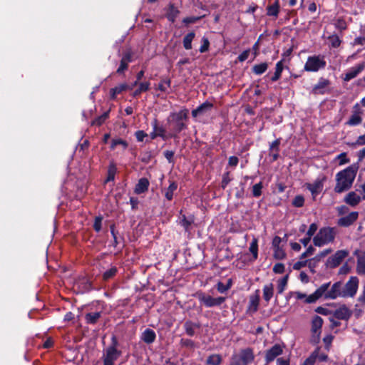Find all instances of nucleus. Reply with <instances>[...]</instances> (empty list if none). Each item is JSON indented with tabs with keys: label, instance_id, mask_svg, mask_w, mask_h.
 Returning a JSON list of instances; mask_svg holds the SVG:
<instances>
[{
	"label": "nucleus",
	"instance_id": "a211bd4d",
	"mask_svg": "<svg viewBox=\"0 0 365 365\" xmlns=\"http://www.w3.org/2000/svg\"><path fill=\"white\" fill-rule=\"evenodd\" d=\"M343 285L340 282H335L330 290L325 294L326 299H336L338 297H342Z\"/></svg>",
	"mask_w": 365,
	"mask_h": 365
},
{
	"label": "nucleus",
	"instance_id": "5701e85b",
	"mask_svg": "<svg viewBox=\"0 0 365 365\" xmlns=\"http://www.w3.org/2000/svg\"><path fill=\"white\" fill-rule=\"evenodd\" d=\"M128 84L127 83H121L114 88L110 89V98L112 100H115L116 98L117 95L128 90Z\"/></svg>",
	"mask_w": 365,
	"mask_h": 365
},
{
	"label": "nucleus",
	"instance_id": "f8f14e48",
	"mask_svg": "<svg viewBox=\"0 0 365 365\" xmlns=\"http://www.w3.org/2000/svg\"><path fill=\"white\" fill-rule=\"evenodd\" d=\"M330 283H324L321 285L317 290L312 294H310L308 298H307L306 303L307 304H312L315 303L323 295L325 296V294L327 292V289L329 287Z\"/></svg>",
	"mask_w": 365,
	"mask_h": 365
},
{
	"label": "nucleus",
	"instance_id": "412c9836",
	"mask_svg": "<svg viewBox=\"0 0 365 365\" xmlns=\"http://www.w3.org/2000/svg\"><path fill=\"white\" fill-rule=\"evenodd\" d=\"M149 185V180L145 178H142L135 185L134 192L137 195L143 194L148 191Z\"/></svg>",
	"mask_w": 365,
	"mask_h": 365
},
{
	"label": "nucleus",
	"instance_id": "a19ab883",
	"mask_svg": "<svg viewBox=\"0 0 365 365\" xmlns=\"http://www.w3.org/2000/svg\"><path fill=\"white\" fill-rule=\"evenodd\" d=\"M250 252H251L254 259H257L258 257V239L256 237H253L250 245Z\"/></svg>",
	"mask_w": 365,
	"mask_h": 365
},
{
	"label": "nucleus",
	"instance_id": "ea45409f",
	"mask_svg": "<svg viewBox=\"0 0 365 365\" xmlns=\"http://www.w3.org/2000/svg\"><path fill=\"white\" fill-rule=\"evenodd\" d=\"M268 68V64L266 62H263L259 64L253 66L252 71L256 75H261L264 73Z\"/></svg>",
	"mask_w": 365,
	"mask_h": 365
},
{
	"label": "nucleus",
	"instance_id": "1a4fd4ad",
	"mask_svg": "<svg viewBox=\"0 0 365 365\" xmlns=\"http://www.w3.org/2000/svg\"><path fill=\"white\" fill-rule=\"evenodd\" d=\"M348 255L349 252L347 250L336 251L334 255L327 259L325 264L326 267L331 269L337 267Z\"/></svg>",
	"mask_w": 365,
	"mask_h": 365
},
{
	"label": "nucleus",
	"instance_id": "680f3d73",
	"mask_svg": "<svg viewBox=\"0 0 365 365\" xmlns=\"http://www.w3.org/2000/svg\"><path fill=\"white\" fill-rule=\"evenodd\" d=\"M336 159L339 160V165H342L350 162V159L347 158L346 153H340L336 156Z\"/></svg>",
	"mask_w": 365,
	"mask_h": 365
},
{
	"label": "nucleus",
	"instance_id": "bf43d9fd",
	"mask_svg": "<svg viewBox=\"0 0 365 365\" xmlns=\"http://www.w3.org/2000/svg\"><path fill=\"white\" fill-rule=\"evenodd\" d=\"M102 220V215H98L95 217L93 229L96 232H99L101 230Z\"/></svg>",
	"mask_w": 365,
	"mask_h": 365
},
{
	"label": "nucleus",
	"instance_id": "37998d69",
	"mask_svg": "<svg viewBox=\"0 0 365 365\" xmlns=\"http://www.w3.org/2000/svg\"><path fill=\"white\" fill-rule=\"evenodd\" d=\"M361 115L352 113L349 120L346 123L349 126H356L362 122Z\"/></svg>",
	"mask_w": 365,
	"mask_h": 365
},
{
	"label": "nucleus",
	"instance_id": "5fc2aeb1",
	"mask_svg": "<svg viewBox=\"0 0 365 365\" xmlns=\"http://www.w3.org/2000/svg\"><path fill=\"white\" fill-rule=\"evenodd\" d=\"M292 204L295 207H302L304 204V197L301 195H297L293 199Z\"/></svg>",
	"mask_w": 365,
	"mask_h": 365
},
{
	"label": "nucleus",
	"instance_id": "864d4df0",
	"mask_svg": "<svg viewBox=\"0 0 365 365\" xmlns=\"http://www.w3.org/2000/svg\"><path fill=\"white\" fill-rule=\"evenodd\" d=\"M273 257L277 259H282L285 257L286 253L282 247L273 248Z\"/></svg>",
	"mask_w": 365,
	"mask_h": 365
},
{
	"label": "nucleus",
	"instance_id": "de8ad7c7",
	"mask_svg": "<svg viewBox=\"0 0 365 365\" xmlns=\"http://www.w3.org/2000/svg\"><path fill=\"white\" fill-rule=\"evenodd\" d=\"M235 197L238 200L243 199L245 195V182H240V187H236Z\"/></svg>",
	"mask_w": 365,
	"mask_h": 365
},
{
	"label": "nucleus",
	"instance_id": "e433bc0d",
	"mask_svg": "<svg viewBox=\"0 0 365 365\" xmlns=\"http://www.w3.org/2000/svg\"><path fill=\"white\" fill-rule=\"evenodd\" d=\"M232 285V279H229L227 281V283L226 284H224L223 282L219 281L217 284H216V288H217V290L220 292V293H225L226 292L228 289H230L231 288Z\"/></svg>",
	"mask_w": 365,
	"mask_h": 365
},
{
	"label": "nucleus",
	"instance_id": "79ce46f5",
	"mask_svg": "<svg viewBox=\"0 0 365 365\" xmlns=\"http://www.w3.org/2000/svg\"><path fill=\"white\" fill-rule=\"evenodd\" d=\"M221 363V356L216 354L210 355L206 360V364L207 365H220Z\"/></svg>",
	"mask_w": 365,
	"mask_h": 365
},
{
	"label": "nucleus",
	"instance_id": "8fccbe9b",
	"mask_svg": "<svg viewBox=\"0 0 365 365\" xmlns=\"http://www.w3.org/2000/svg\"><path fill=\"white\" fill-rule=\"evenodd\" d=\"M289 276V275H284V277L279 280L277 285L278 294H282L284 291L285 287L287 284Z\"/></svg>",
	"mask_w": 365,
	"mask_h": 365
},
{
	"label": "nucleus",
	"instance_id": "6ab92c4d",
	"mask_svg": "<svg viewBox=\"0 0 365 365\" xmlns=\"http://www.w3.org/2000/svg\"><path fill=\"white\" fill-rule=\"evenodd\" d=\"M180 224L183 227L185 231L186 232H190L192 228V225L195 222V217L193 215H190L189 216H186L185 214H182V210L180 211Z\"/></svg>",
	"mask_w": 365,
	"mask_h": 365
},
{
	"label": "nucleus",
	"instance_id": "b1692460",
	"mask_svg": "<svg viewBox=\"0 0 365 365\" xmlns=\"http://www.w3.org/2000/svg\"><path fill=\"white\" fill-rule=\"evenodd\" d=\"M183 327L187 336H193L195 334V329H199L200 325L187 320L184 323Z\"/></svg>",
	"mask_w": 365,
	"mask_h": 365
},
{
	"label": "nucleus",
	"instance_id": "39448f33",
	"mask_svg": "<svg viewBox=\"0 0 365 365\" xmlns=\"http://www.w3.org/2000/svg\"><path fill=\"white\" fill-rule=\"evenodd\" d=\"M327 66L324 56L314 55L308 56L304 66V71L307 72H317L324 69Z\"/></svg>",
	"mask_w": 365,
	"mask_h": 365
},
{
	"label": "nucleus",
	"instance_id": "c9c22d12",
	"mask_svg": "<svg viewBox=\"0 0 365 365\" xmlns=\"http://www.w3.org/2000/svg\"><path fill=\"white\" fill-rule=\"evenodd\" d=\"M116 172V165L114 162H110L108 168L106 182L114 180Z\"/></svg>",
	"mask_w": 365,
	"mask_h": 365
},
{
	"label": "nucleus",
	"instance_id": "aec40b11",
	"mask_svg": "<svg viewBox=\"0 0 365 365\" xmlns=\"http://www.w3.org/2000/svg\"><path fill=\"white\" fill-rule=\"evenodd\" d=\"M344 202L351 207H356L361 202V197L355 192H349L344 197Z\"/></svg>",
	"mask_w": 365,
	"mask_h": 365
},
{
	"label": "nucleus",
	"instance_id": "49530a36",
	"mask_svg": "<svg viewBox=\"0 0 365 365\" xmlns=\"http://www.w3.org/2000/svg\"><path fill=\"white\" fill-rule=\"evenodd\" d=\"M356 269L358 274H365V254L358 257Z\"/></svg>",
	"mask_w": 365,
	"mask_h": 365
},
{
	"label": "nucleus",
	"instance_id": "423d86ee",
	"mask_svg": "<svg viewBox=\"0 0 365 365\" xmlns=\"http://www.w3.org/2000/svg\"><path fill=\"white\" fill-rule=\"evenodd\" d=\"M118 341L115 336L111 339V344L106 349L103 357V365H114V361L121 355V351L117 349Z\"/></svg>",
	"mask_w": 365,
	"mask_h": 365
},
{
	"label": "nucleus",
	"instance_id": "3c124183",
	"mask_svg": "<svg viewBox=\"0 0 365 365\" xmlns=\"http://www.w3.org/2000/svg\"><path fill=\"white\" fill-rule=\"evenodd\" d=\"M331 251L332 250L330 248L322 251L319 254L317 255L312 259L309 260V266L311 267L312 261L319 262L321 260L322 258L326 257L327 255L331 253Z\"/></svg>",
	"mask_w": 365,
	"mask_h": 365
},
{
	"label": "nucleus",
	"instance_id": "052dcab7",
	"mask_svg": "<svg viewBox=\"0 0 365 365\" xmlns=\"http://www.w3.org/2000/svg\"><path fill=\"white\" fill-rule=\"evenodd\" d=\"M347 144L351 148H355L356 145H365V134L359 136L355 142L348 143Z\"/></svg>",
	"mask_w": 365,
	"mask_h": 365
},
{
	"label": "nucleus",
	"instance_id": "f03ea898",
	"mask_svg": "<svg viewBox=\"0 0 365 365\" xmlns=\"http://www.w3.org/2000/svg\"><path fill=\"white\" fill-rule=\"evenodd\" d=\"M189 110L183 108L179 112H172L168 118V122L174 123L173 133L170 134V138H178V135L182 130L187 128L186 121L188 120Z\"/></svg>",
	"mask_w": 365,
	"mask_h": 365
},
{
	"label": "nucleus",
	"instance_id": "2f4dec72",
	"mask_svg": "<svg viewBox=\"0 0 365 365\" xmlns=\"http://www.w3.org/2000/svg\"><path fill=\"white\" fill-rule=\"evenodd\" d=\"M138 88L132 93L133 98L138 97L143 92L149 91L150 83L149 81L141 82Z\"/></svg>",
	"mask_w": 365,
	"mask_h": 365
},
{
	"label": "nucleus",
	"instance_id": "dca6fc26",
	"mask_svg": "<svg viewBox=\"0 0 365 365\" xmlns=\"http://www.w3.org/2000/svg\"><path fill=\"white\" fill-rule=\"evenodd\" d=\"M359 217V212H351L347 215L340 217L337 221V225L340 227H348L353 225Z\"/></svg>",
	"mask_w": 365,
	"mask_h": 365
},
{
	"label": "nucleus",
	"instance_id": "393cba45",
	"mask_svg": "<svg viewBox=\"0 0 365 365\" xmlns=\"http://www.w3.org/2000/svg\"><path fill=\"white\" fill-rule=\"evenodd\" d=\"M180 14L179 9L175 6L173 4H170L168 11L166 13V18L171 23H174Z\"/></svg>",
	"mask_w": 365,
	"mask_h": 365
},
{
	"label": "nucleus",
	"instance_id": "0eeeda50",
	"mask_svg": "<svg viewBox=\"0 0 365 365\" xmlns=\"http://www.w3.org/2000/svg\"><path fill=\"white\" fill-rule=\"evenodd\" d=\"M196 296L201 304L206 307H213L220 306L226 300L225 297H212L202 292H197Z\"/></svg>",
	"mask_w": 365,
	"mask_h": 365
},
{
	"label": "nucleus",
	"instance_id": "c756f323",
	"mask_svg": "<svg viewBox=\"0 0 365 365\" xmlns=\"http://www.w3.org/2000/svg\"><path fill=\"white\" fill-rule=\"evenodd\" d=\"M283 61L284 60L282 59L276 63L275 71L274 73V75L270 78L271 81L275 82L281 78L282 73L284 69Z\"/></svg>",
	"mask_w": 365,
	"mask_h": 365
},
{
	"label": "nucleus",
	"instance_id": "a878e982",
	"mask_svg": "<svg viewBox=\"0 0 365 365\" xmlns=\"http://www.w3.org/2000/svg\"><path fill=\"white\" fill-rule=\"evenodd\" d=\"M307 188L311 192L314 197L317 195L323 188V183L320 180H316L314 183H307Z\"/></svg>",
	"mask_w": 365,
	"mask_h": 365
},
{
	"label": "nucleus",
	"instance_id": "20e7f679",
	"mask_svg": "<svg viewBox=\"0 0 365 365\" xmlns=\"http://www.w3.org/2000/svg\"><path fill=\"white\" fill-rule=\"evenodd\" d=\"M255 359V354L252 348L241 349L238 354H233L230 358V365H248Z\"/></svg>",
	"mask_w": 365,
	"mask_h": 365
},
{
	"label": "nucleus",
	"instance_id": "c03bdc74",
	"mask_svg": "<svg viewBox=\"0 0 365 365\" xmlns=\"http://www.w3.org/2000/svg\"><path fill=\"white\" fill-rule=\"evenodd\" d=\"M117 145H121L123 147V150H125L128 147V143L126 140H123L121 138H115L113 139L111 141L110 147V148L111 150H114Z\"/></svg>",
	"mask_w": 365,
	"mask_h": 365
},
{
	"label": "nucleus",
	"instance_id": "4c0bfd02",
	"mask_svg": "<svg viewBox=\"0 0 365 365\" xmlns=\"http://www.w3.org/2000/svg\"><path fill=\"white\" fill-rule=\"evenodd\" d=\"M109 112L110 110L106 111L100 116L96 118L93 120H92L91 125L101 126V125H103L105 123V121L108 118Z\"/></svg>",
	"mask_w": 365,
	"mask_h": 365
},
{
	"label": "nucleus",
	"instance_id": "338daca9",
	"mask_svg": "<svg viewBox=\"0 0 365 365\" xmlns=\"http://www.w3.org/2000/svg\"><path fill=\"white\" fill-rule=\"evenodd\" d=\"M147 135L148 134L145 131L141 130H137L135 133V136L138 142H143L144 140V138L147 137Z\"/></svg>",
	"mask_w": 365,
	"mask_h": 365
},
{
	"label": "nucleus",
	"instance_id": "72a5a7b5",
	"mask_svg": "<svg viewBox=\"0 0 365 365\" xmlns=\"http://www.w3.org/2000/svg\"><path fill=\"white\" fill-rule=\"evenodd\" d=\"M177 182L175 181H170V185L165 191V197L168 200L170 201L173 200L174 192L177 190Z\"/></svg>",
	"mask_w": 365,
	"mask_h": 365
},
{
	"label": "nucleus",
	"instance_id": "473e14b6",
	"mask_svg": "<svg viewBox=\"0 0 365 365\" xmlns=\"http://www.w3.org/2000/svg\"><path fill=\"white\" fill-rule=\"evenodd\" d=\"M259 304V296L258 294L252 295L250 298L248 309L252 313L256 312L258 310Z\"/></svg>",
	"mask_w": 365,
	"mask_h": 365
},
{
	"label": "nucleus",
	"instance_id": "7c9ffc66",
	"mask_svg": "<svg viewBox=\"0 0 365 365\" xmlns=\"http://www.w3.org/2000/svg\"><path fill=\"white\" fill-rule=\"evenodd\" d=\"M279 0H276L272 5H269L267 7V15L269 16L277 17L279 12Z\"/></svg>",
	"mask_w": 365,
	"mask_h": 365
},
{
	"label": "nucleus",
	"instance_id": "e2e57ef3",
	"mask_svg": "<svg viewBox=\"0 0 365 365\" xmlns=\"http://www.w3.org/2000/svg\"><path fill=\"white\" fill-rule=\"evenodd\" d=\"M210 46V41L208 38L203 37L202 38V44L199 48V51L200 53H205L208 51Z\"/></svg>",
	"mask_w": 365,
	"mask_h": 365
},
{
	"label": "nucleus",
	"instance_id": "774afa93",
	"mask_svg": "<svg viewBox=\"0 0 365 365\" xmlns=\"http://www.w3.org/2000/svg\"><path fill=\"white\" fill-rule=\"evenodd\" d=\"M273 272L276 274H283L284 272V265L282 263H277L273 267Z\"/></svg>",
	"mask_w": 365,
	"mask_h": 365
},
{
	"label": "nucleus",
	"instance_id": "603ef678",
	"mask_svg": "<svg viewBox=\"0 0 365 365\" xmlns=\"http://www.w3.org/2000/svg\"><path fill=\"white\" fill-rule=\"evenodd\" d=\"M263 188V184L262 182H259L255 185H253L252 187V195L255 197H259V196L262 195V190Z\"/></svg>",
	"mask_w": 365,
	"mask_h": 365
},
{
	"label": "nucleus",
	"instance_id": "4be33fe9",
	"mask_svg": "<svg viewBox=\"0 0 365 365\" xmlns=\"http://www.w3.org/2000/svg\"><path fill=\"white\" fill-rule=\"evenodd\" d=\"M140 339L145 344H150L155 341L156 339V334L153 329L147 328L142 333Z\"/></svg>",
	"mask_w": 365,
	"mask_h": 365
},
{
	"label": "nucleus",
	"instance_id": "58836bf2",
	"mask_svg": "<svg viewBox=\"0 0 365 365\" xmlns=\"http://www.w3.org/2000/svg\"><path fill=\"white\" fill-rule=\"evenodd\" d=\"M320 347L318 346L315 350L310 354V356L305 359L302 365H314L318 356V352L320 350Z\"/></svg>",
	"mask_w": 365,
	"mask_h": 365
},
{
	"label": "nucleus",
	"instance_id": "9b49d317",
	"mask_svg": "<svg viewBox=\"0 0 365 365\" xmlns=\"http://www.w3.org/2000/svg\"><path fill=\"white\" fill-rule=\"evenodd\" d=\"M133 61V53L130 51H126L122 55L120 61V66L116 70V73L123 74L128 68V64Z\"/></svg>",
	"mask_w": 365,
	"mask_h": 365
},
{
	"label": "nucleus",
	"instance_id": "f704fd0d",
	"mask_svg": "<svg viewBox=\"0 0 365 365\" xmlns=\"http://www.w3.org/2000/svg\"><path fill=\"white\" fill-rule=\"evenodd\" d=\"M195 36L194 31H190L183 38V46L186 50L192 48V41Z\"/></svg>",
	"mask_w": 365,
	"mask_h": 365
},
{
	"label": "nucleus",
	"instance_id": "cd10ccee",
	"mask_svg": "<svg viewBox=\"0 0 365 365\" xmlns=\"http://www.w3.org/2000/svg\"><path fill=\"white\" fill-rule=\"evenodd\" d=\"M263 299L268 303L274 294V286L272 283L265 284L263 287Z\"/></svg>",
	"mask_w": 365,
	"mask_h": 365
},
{
	"label": "nucleus",
	"instance_id": "7ed1b4c3",
	"mask_svg": "<svg viewBox=\"0 0 365 365\" xmlns=\"http://www.w3.org/2000/svg\"><path fill=\"white\" fill-rule=\"evenodd\" d=\"M334 228L330 227H322L313 238V243L317 247H322L332 242L335 238Z\"/></svg>",
	"mask_w": 365,
	"mask_h": 365
},
{
	"label": "nucleus",
	"instance_id": "0e129e2a",
	"mask_svg": "<svg viewBox=\"0 0 365 365\" xmlns=\"http://www.w3.org/2000/svg\"><path fill=\"white\" fill-rule=\"evenodd\" d=\"M202 16H188L182 19V22L185 24H195L200 20Z\"/></svg>",
	"mask_w": 365,
	"mask_h": 365
},
{
	"label": "nucleus",
	"instance_id": "ddd939ff",
	"mask_svg": "<svg viewBox=\"0 0 365 365\" xmlns=\"http://www.w3.org/2000/svg\"><path fill=\"white\" fill-rule=\"evenodd\" d=\"M283 352L282 346L276 344L272 346L270 349L266 351L265 352V361L267 364H269L273 361L278 356L281 355Z\"/></svg>",
	"mask_w": 365,
	"mask_h": 365
},
{
	"label": "nucleus",
	"instance_id": "2eb2a0df",
	"mask_svg": "<svg viewBox=\"0 0 365 365\" xmlns=\"http://www.w3.org/2000/svg\"><path fill=\"white\" fill-rule=\"evenodd\" d=\"M365 68V62L360 63L356 66L351 68L344 75L342 76V79L344 81H349L351 79L356 78L361 72Z\"/></svg>",
	"mask_w": 365,
	"mask_h": 365
},
{
	"label": "nucleus",
	"instance_id": "bb28decb",
	"mask_svg": "<svg viewBox=\"0 0 365 365\" xmlns=\"http://www.w3.org/2000/svg\"><path fill=\"white\" fill-rule=\"evenodd\" d=\"M323 325V319L321 317L315 315L312 320V332L313 334H321V329Z\"/></svg>",
	"mask_w": 365,
	"mask_h": 365
},
{
	"label": "nucleus",
	"instance_id": "69168bd1",
	"mask_svg": "<svg viewBox=\"0 0 365 365\" xmlns=\"http://www.w3.org/2000/svg\"><path fill=\"white\" fill-rule=\"evenodd\" d=\"M334 336L332 335H327L323 339V341L325 344V349L327 351H329L331 342L333 341Z\"/></svg>",
	"mask_w": 365,
	"mask_h": 365
},
{
	"label": "nucleus",
	"instance_id": "4468645a",
	"mask_svg": "<svg viewBox=\"0 0 365 365\" xmlns=\"http://www.w3.org/2000/svg\"><path fill=\"white\" fill-rule=\"evenodd\" d=\"M352 314V310L349 309L345 304H343L338 309H335L333 313V317L338 320L348 321L351 318Z\"/></svg>",
	"mask_w": 365,
	"mask_h": 365
},
{
	"label": "nucleus",
	"instance_id": "9d476101",
	"mask_svg": "<svg viewBox=\"0 0 365 365\" xmlns=\"http://www.w3.org/2000/svg\"><path fill=\"white\" fill-rule=\"evenodd\" d=\"M330 84L331 82L329 79L321 77L317 83L312 87L311 93L314 95H324L327 93V88Z\"/></svg>",
	"mask_w": 365,
	"mask_h": 365
},
{
	"label": "nucleus",
	"instance_id": "13d9d810",
	"mask_svg": "<svg viewBox=\"0 0 365 365\" xmlns=\"http://www.w3.org/2000/svg\"><path fill=\"white\" fill-rule=\"evenodd\" d=\"M213 103L209 102L208 101H206L201 105L197 106V108L202 113H204L208 110H210L213 108Z\"/></svg>",
	"mask_w": 365,
	"mask_h": 365
},
{
	"label": "nucleus",
	"instance_id": "6e6d98bb",
	"mask_svg": "<svg viewBox=\"0 0 365 365\" xmlns=\"http://www.w3.org/2000/svg\"><path fill=\"white\" fill-rule=\"evenodd\" d=\"M180 344L182 347L194 349L195 347V343L194 341L190 339L182 338L180 341Z\"/></svg>",
	"mask_w": 365,
	"mask_h": 365
},
{
	"label": "nucleus",
	"instance_id": "6e6552de",
	"mask_svg": "<svg viewBox=\"0 0 365 365\" xmlns=\"http://www.w3.org/2000/svg\"><path fill=\"white\" fill-rule=\"evenodd\" d=\"M359 280L356 276H351L349 281L343 286L342 297H354L359 288Z\"/></svg>",
	"mask_w": 365,
	"mask_h": 365
},
{
	"label": "nucleus",
	"instance_id": "4d7b16f0",
	"mask_svg": "<svg viewBox=\"0 0 365 365\" xmlns=\"http://www.w3.org/2000/svg\"><path fill=\"white\" fill-rule=\"evenodd\" d=\"M151 125L153 130L157 133L158 136L162 135V133L165 132V129L163 126L158 125V121L156 118L153 120Z\"/></svg>",
	"mask_w": 365,
	"mask_h": 365
},
{
	"label": "nucleus",
	"instance_id": "c85d7f7f",
	"mask_svg": "<svg viewBox=\"0 0 365 365\" xmlns=\"http://www.w3.org/2000/svg\"><path fill=\"white\" fill-rule=\"evenodd\" d=\"M101 315H102L101 312L87 313L85 315L86 322L88 324H95L97 323L98 319L101 317Z\"/></svg>",
	"mask_w": 365,
	"mask_h": 365
},
{
	"label": "nucleus",
	"instance_id": "a18cd8bd",
	"mask_svg": "<svg viewBox=\"0 0 365 365\" xmlns=\"http://www.w3.org/2000/svg\"><path fill=\"white\" fill-rule=\"evenodd\" d=\"M331 48H339L342 42L339 36L336 34H332L328 37Z\"/></svg>",
	"mask_w": 365,
	"mask_h": 365
},
{
	"label": "nucleus",
	"instance_id": "f3484780",
	"mask_svg": "<svg viewBox=\"0 0 365 365\" xmlns=\"http://www.w3.org/2000/svg\"><path fill=\"white\" fill-rule=\"evenodd\" d=\"M281 138H277L269 145V155L272 158V162L277 160L279 158Z\"/></svg>",
	"mask_w": 365,
	"mask_h": 365
},
{
	"label": "nucleus",
	"instance_id": "09e8293b",
	"mask_svg": "<svg viewBox=\"0 0 365 365\" xmlns=\"http://www.w3.org/2000/svg\"><path fill=\"white\" fill-rule=\"evenodd\" d=\"M232 180V178L230 177V172L227 171L225 172L222 175V181L220 183L221 187L225 190L228 184Z\"/></svg>",
	"mask_w": 365,
	"mask_h": 365
},
{
	"label": "nucleus",
	"instance_id": "f257e3e1",
	"mask_svg": "<svg viewBox=\"0 0 365 365\" xmlns=\"http://www.w3.org/2000/svg\"><path fill=\"white\" fill-rule=\"evenodd\" d=\"M359 168L358 163H353L336 175L334 192L341 193L349 190Z\"/></svg>",
	"mask_w": 365,
	"mask_h": 365
}]
</instances>
